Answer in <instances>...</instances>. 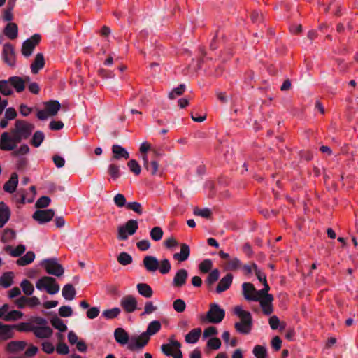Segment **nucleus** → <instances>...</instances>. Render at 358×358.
<instances>
[{
  "label": "nucleus",
  "mask_w": 358,
  "mask_h": 358,
  "mask_svg": "<svg viewBox=\"0 0 358 358\" xmlns=\"http://www.w3.org/2000/svg\"><path fill=\"white\" fill-rule=\"evenodd\" d=\"M38 289H45L49 294H55L59 291V285L56 280L50 276H44L38 280L36 283Z\"/></svg>",
  "instance_id": "5"
},
{
  "label": "nucleus",
  "mask_w": 358,
  "mask_h": 358,
  "mask_svg": "<svg viewBox=\"0 0 358 358\" xmlns=\"http://www.w3.org/2000/svg\"><path fill=\"white\" fill-rule=\"evenodd\" d=\"M255 296L257 299L254 301H259L264 314L270 315L273 312L272 302L273 301V295L266 292L263 289L257 290Z\"/></svg>",
  "instance_id": "4"
},
{
  "label": "nucleus",
  "mask_w": 358,
  "mask_h": 358,
  "mask_svg": "<svg viewBox=\"0 0 358 358\" xmlns=\"http://www.w3.org/2000/svg\"><path fill=\"white\" fill-rule=\"evenodd\" d=\"M137 336H129L128 333L121 327L117 328L114 331V338L116 342L122 345L127 344V348L132 352H138L142 350V348L131 349L130 347L132 338H137Z\"/></svg>",
  "instance_id": "9"
},
{
  "label": "nucleus",
  "mask_w": 358,
  "mask_h": 358,
  "mask_svg": "<svg viewBox=\"0 0 358 358\" xmlns=\"http://www.w3.org/2000/svg\"><path fill=\"white\" fill-rule=\"evenodd\" d=\"M50 322L55 329L61 332H64L67 330V326L56 315L50 320Z\"/></svg>",
  "instance_id": "38"
},
{
  "label": "nucleus",
  "mask_w": 358,
  "mask_h": 358,
  "mask_svg": "<svg viewBox=\"0 0 358 358\" xmlns=\"http://www.w3.org/2000/svg\"><path fill=\"white\" fill-rule=\"evenodd\" d=\"M2 57L5 63L10 66H13L15 63V55L13 46L9 43H5L2 52Z\"/></svg>",
  "instance_id": "13"
},
{
  "label": "nucleus",
  "mask_w": 358,
  "mask_h": 358,
  "mask_svg": "<svg viewBox=\"0 0 358 358\" xmlns=\"http://www.w3.org/2000/svg\"><path fill=\"white\" fill-rule=\"evenodd\" d=\"M41 36L38 34H34L31 38L27 39L22 45V54L25 57H29L33 53V51L36 46L41 41Z\"/></svg>",
  "instance_id": "11"
},
{
  "label": "nucleus",
  "mask_w": 358,
  "mask_h": 358,
  "mask_svg": "<svg viewBox=\"0 0 358 358\" xmlns=\"http://www.w3.org/2000/svg\"><path fill=\"white\" fill-rule=\"evenodd\" d=\"M41 266L49 275L60 277L64 273L63 266L58 263L57 258L44 259L41 262Z\"/></svg>",
  "instance_id": "7"
},
{
  "label": "nucleus",
  "mask_w": 358,
  "mask_h": 358,
  "mask_svg": "<svg viewBox=\"0 0 358 358\" xmlns=\"http://www.w3.org/2000/svg\"><path fill=\"white\" fill-rule=\"evenodd\" d=\"M23 316V313L19 310H11L6 314L3 317L5 321H16Z\"/></svg>",
  "instance_id": "41"
},
{
  "label": "nucleus",
  "mask_w": 358,
  "mask_h": 358,
  "mask_svg": "<svg viewBox=\"0 0 358 358\" xmlns=\"http://www.w3.org/2000/svg\"><path fill=\"white\" fill-rule=\"evenodd\" d=\"M45 66V59L42 53H38L34 62L31 64V70L34 74H36L39 70L43 69Z\"/></svg>",
  "instance_id": "27"
},
{
  "label": "nucleus",
  "mask_w": 358,
  "mask_h": 358,
  "mask_svg": "<svg viewBox=\"0 0 358 358\" xmlns=\"http://www.w3.org/2000/svg\"><path fill=\"white\" fill-rule=\"evenodd\" d=\"M219 278L220 271L217 268L211 271L205 280L208 287L210 289L211 286L218 280Z\"/></svg>",
  "instance_id": "37"
},
{
  "label": "nucleus",
  "mask_w": 358,
  "mask_h": 358,
  "mask_svg": "<svg viewBox=\"0 0 358 358\" xmlns=\"http://www.w3.org/2000/svg\"><path fill=\"white\" fill-rule=\"evenodd\" d=\"M35 259V254L32 251L27 252L23 257H21L17 260V264L19 266H24L31 264Z\"/></svg>",
  "instance_id": "34"
},
{
  "label": "nucleus",
  "mask_w": 358,
  "mask_h": 358,
  "mask_svg": "<svg viewBox=\"0 0 358 358\" xmlns=\"http://www.w3.org/2000/svg\"><path fill=\"white\" fill-rule=\"evenodd\" d=\"M25 250H26L25 245H22V244L18 245L15 249H13L12 246H10V245H7L5 248V250L7 252H9L12 257H20L21 255H22L25 252Z\"/></svg>",
  "instance_id": "36"
},
{
  "label": "nucleus",
  "mask_w": 358,
  "mask_h": 358,
  "mask_svg": "<svg viewBox=\"0 0 358 358\" xmlns=\"http://www.w3.org/2000/svg\"><path fill=\"white\" fill-rule=\"evenodd\" d=\"M62 296L68 301H72L76 294V291L71 284H66L63 287Z\"/></svg>",
  "instance_id": "30"
},
{
  "label": "nucleus",
  "mask_w": 358,
  "mask_h": 358,
  "mask_svg": "<svg viewBox=\"0 0 358 358\" xmlns=\"http://www.w3.org/2000/svg\"><path fill=\"white\" fill-rule=\"evenodd\" d=\"M14 327L11 324H6L0 322V339L3 341L14 337Z\"/></svg>",
  "instance_id": "19"
},
{
  "label": "nucleus",
  "mask_w": 358,
  "mask_h": 358,
  "mask_svg": "<svg viewBox=\"0 0 358 358\" xmlns=\"http://www.w3.org/2000/svg\"><path fill=\"white\" fill-rule=\"evenodd\" d=\"M190 255V248L186 243L180 244V252L173 255V259L179 262L187 260Z\"/></svg>",
  "instance_id": "26"
},
{
  "label": "nucleus",
  "mask_w": 358,
  "mask_h": 358,
  "mask_svg": "<svg viewBox=\"0 0 358 358\" xmlns=\"http://www.w3.org/2000/svg\"><path fill=\"white\" fill-rule=\"evenodd\" d=\"M54 215L55 211L52 209L37 210L34 213L32 217L41 224L52 220Z\"/></svg>",
  "instance_id": "12"
},
{
  "label": "nucleus",
  "mask_w": 358,
  "mask_h": 358,
  "mask_svg": "<svg viewBox=\"0 0 358 358\" xmlns=\"http://www.w3.org/2000/svg\"><path fill=\"white\" fill-rule=\"evenodd\" d=\"M163 230L160 227H153L150 232L151 238L155 241H160L163 237Z\"/></svg>",
  "instance_id": "44"
},
{
  "label": "nucleus",
  "mask_w": 358,
  "mask_h": 358,
  "mask_svg": "<svg viewBox=\"0 0 358 358\" xmlns=\"http://www.w3.org/2000/svg\"><path fill=\"white\" fill-rule=\"evenodd\" d=\"M108 173L113 180L117 179L120 176L119 166L115 164H110L108 167Z\"/></svg>",
  "instance_id": "56"
},
{
  "label": "nucleus",
  "mask_w": 358,
  "mask_h": 358,
  "mask_svg": "<svg viewBox=\"0 0 358 358\" xmlns=\"http://www.w3.org/2000/svg\"><path fill=\"white\" fill-rule=\"evenodd\" d=\"M142 159L143 161V166L148 171H150L152 175H156L159 169V163L157 159H151L150 162L148 160V155H142Z\"/></svg>",
  "instance_id": "22"
},
{
  "label": "nucleus",
  "mask_w": 358,
  "mask_h": 358,
  "mask_svg": "<svg viewBox=\"0 0 358 358\" xmlns=\"http://www.w3.org/2000/svg\"><path fill=\"white\" fill-rule=\"evenodd\" d=\"M14 327V329H16L19 331H32V328L34 326H31L29 323L22 322L19 324H13Z\"/></svg>",
  "instance_id": "60"
},
{
  "label": "nucleus",
  "mask_w": 358,
  "mask_h": 358,
  "mask_svg": "<svg viewBox=\"0 0 358 358\" xmlns=\"http://www.w3.org/2000/svg\"><path fill=\"white\" fill-rule=\"evenodd\" d=\"M217 333L218 331L216 327L213 326L209 327L204 329L203 332V338L205 339L210 336H215L217 334Z\"/></svg>",
  "instance_id": "61"
},
{
  "label": "nucleus",
  "mask_w": 358,
  "mask_h": 358,
  "mask_svg": "<svg viewBox=\"0 0 358 358\" xmlns=\"http://www.w3.org/2000/svg\"><path fill=\"white\" fill-rule=\"evenodd\" d=\"M252 267H253V270L255 273V275L259 282H264L265 281H267L266 275L258 269L256 264L253 263Z\"/></svg>",
  "instance_id": "62"
},
{
  "label": "nucleus",
  "mask_w": 358,
  "mask_h": 358,
  "mask_svg": "<svg viewBox=\"0 0 358 358\" xmlns=\"http://www.w3.org/2000/svg\"><path fill=\"white\" fill-rule=\"evenodd\" d=\"M157 307L154 306L152 301H147L145 304L144 311L141 314V316L144 315H149L155 312Z\"/></svg>",
  "instance_id": "58"
},
{
  "label": "nucleus",
  "mask_w": 358,
  "mask_h": 358,
  "mask_svg": "<svg viewBox=\"0 0 358 358\" xmlns=\"http://www.w3.org/2000/svg\"><path fill=\"white\" fill-rule=\"evenodd\" d=\"M28 90H39L40 86L36 82H31L29 76H11L7 80H0V90H10L12 87L15 90H24L25 87Z\"/></svg>",
  "instance_id": "1"
},
{
  "label": "nucleus",
  "mask_w": 358,
  "mask_h": 358,
  "mask_svg": "<svg viewBox=\"0 0 358 358\" xmlns=\"http://www.w3.org/2000/svg\"><path fill=\"white\" fill-rule=\"evenodd\" d=\"M13 272H6L0 277V285L4 288L10 287L13 279Z\"/></svg>",
  "instance_id": "35"
},
{
  "label": "nucleus",
  "mask_w": 358,
  "mask_h": 358,
  "mask_svg": "<svg viewBox=\"0 0 358 358\" xmlns=\"http://www.w3.org/2000/svg\"><path fill=\"white\" fill-rule=\"evenodd\" d=\"M112 151L113 153V158L120 159L121 157L128 159L129 157V152L122 146L119 145H113L112 147Z\"/></svg>",
  "instance_id": "31"
},
{
  "label": "nucleus",
  "mask_w": 358,
  "mask_h": 358,
  "mask_svg": "<svg viewBox=\"0 0 358 358\" xmlns=\"http://www.w3.org/2000/svg\"><path fill=\"white\" fill-rule=\"evenodd\" d=\"M232 281L233 275L231 273H227L219 281L215 289L216 292L220 294L227 290L232 284Z\"/></svg>",
  "instance_id": "17"
},
{
  "label": "nucleus",
  "mask_w": 358,
  "mask_h": 358,
  "mask_svg": "<svg viewBox=\"0 0 358 358\" xmlns=\"http://www.w3.org/2000/svg\"><path fill=\"white\" fill-rule=\"evenodd\" d=\"M234 313L238 315L241 321L236 322L234 327L236 330L242 334H248L252 326V318L250 312L244 310L239 306L234 308Z\"/></svg>",
  "instance_id": "3"
},
{
  "label": "nucleus",
  "mask_w": 358,
  "mask_h": 358,
  "mask_svg": "<svg viewBox=\"0 0 358 358\" xmlns=\"http://www.w3.org/2000/svg\"><path fill=\"white\" fill-rule=\"evenodd\" d=\"M143 264L147 271L153 273L158 269L159 266V262L157 257L151 255H147L143 258Z\"/></svg>",
  "instance_id": "15"
},
{
  "label": "nucleus",
  "mask_w": 358,
  "mask_h": 358,
  "mask_svg": "<svg viewBox=\"0 0 358 358\" xmlns=\"http://www.w3.org/2000/svg\"><path fill=\"white\" fill-rule=\"evenodd\" d=\"M222 345L221 341L217 337L210 338L206 343L207 348L212 350H217Z\"/></svg>",
  "instance_id": "51"
},
{
  "label": "nucleus",
  "mask_w": 358,
  "mask_h": 358,
  "mask_svg": "<svg viewBox=\"0 0 358 358\" xmlns=\"http://www.w3.org/2000/svg\"><path fill=\"white\" fill-rule=\"evenodd\" d=\"M188 277V272L184 268L179 269L173 280V285L176 287H181L185 283Z\"/></svg>",
  "instance_id": "18"
},
{
  "label": "nucleus",
  "mask_w": 358,
  "mask_h": 358,
  "mask_svg": "<svg viewBox=\"0 0 358 358\" xmlns=\"http://www.w3.org/2000/svg\"><path fill=\"white\" fill-rule=\"evenodd\" d=\"M137 301L132 295H127L120 300V306L127 313H133L137 309Z\"/></svg>",
  "instance_id": "14"
},
{
  "label": "nucleus",
  "mask_w": 358,
  "mask_h": 358,
  "mask_svg": "<svg viewBox=\"0 0 358 358\" xmlns=\"http://www.w3.org/2000/svg\"><path fill=\"white\" fill-rule=\"evenodd\" d=\"M20 287L23 292L28 296L31 295L34 290V286L28 280H22L20 283Z\"/></svg>",
  "instance_id": "47"
},
{
  "label": "nucleus",
  "mask_w": 358,
  "mask_h": 358,
  "mask_svg": "<svg viewBox=\"0 0 358 358\" xmlns=\"http://www.w3.org/2000/svg\"><path fill=\"white\" fill-rule=\"evenodd\" d=\"M27 342L24 341H13L6 345V351L9 353H15L22 351L27 346Z\"/></svg>",
  "instance_id": "20"
},
{
  "label": "nucleus",
  "mask_w": 358,
  "mask_h": 358,
  "mask_svg": "<svg viewBox=\"0 0 358 358\" xmlns=\"http://www.w3.org/2000/svg\"><path fill=\"white\" fill-rule=\"evenodd\" d=\"M150 243L147 239L141 240L136 243L137 248L141 251H146L150 248Z\"/></svg>",
  "instance_id": "63"
},
{
  "label": "nucleus",
  "mask_w": 358,
  "mask_h": 358,
  "mask_svg": "<svg viewBox=\"0 0 358 358\" xmlns=\"http://www.w3.org/2000/svg\"><path fill=\"white\" fill-rule=\"evenodd\" d=\"M127 166L129 168L130 171L133 172L135 175H139L141 173V169L136 160H129L127 163Z\"/></svg>",
  "instance_id": "52"
},
{
  "label": "nucleus",
  "mask_w": 358,
  "mask_h": 358,
  "mask_svg": "<svg viewBox=\"0 0 358 358\" xmlns=\"http://www.w3.org/2000/svg\"><path fill=\"white\" fill-rule=\"evenodd\" d=\"M173 307L176 312L182 313L185 310L186 303L184 300L178 299L173 301Z\"/></svg>",
  "instance_id": "54"
},
{
  "label": "nucleus",
  "mask_w": 358,
  "mask_h": 358,
  "mask_svg": "<svg viewBox=\"0 0 358 358\" xmlns=\"http://www.w3.org/2000/svg\"><path fill=\"white\" fill-rule=\"evenodd\" d=\"M213 267V262L209 259H206L199 265V268L203 273H209Z\"/></svg>",
  "instance_id": "46"
},
{
  "label": "nucleus",
  "mask_w": 358,
  "mask_h": 358,
  "mask_svg": "<svg viewBox=\"0 0 358 358\" xmlns=\"http://www.w3.org/2000/svg\"><path fill=\"white\" fill-rule=\"evenodd\" d=\"M162 325L159 321L153 320L150 322L148 325L145 331L143 332L137 336V338H133L130 347L131 349L136 348H143L145 347L150 339V336L156 334L161 329Z\"/></svg>",
  "instance_id": "2"
},
{
  "label": "nucleus",
  "mask_w": 358,
  "mask_h": 358,
  "mask_svg": "<svg viewBox=\"0 0 358 358\" xmlns=\"http://www.w3.org/2000/svg\"><path fill=\"white\" fill-rule=\"evenodd\" d=\"M132 257L126 252H122L117 256V262L123 266H127L132 263Z\"/></svg>",
  "instance_id": "40"
},
{
  "label": "nucleus",
  "mask_w": 358,
  "mask_h": 358,
  "mask_svg": "<svg viewBox=\"0 0 358 358\" xmlns=\"http://www.w3.org/2000/svg\"><path fill=\"white\" fill-rule=\"evenodd\" d=\"M136 288L138 293L145 298H150L153 294L152 289L146 283H138Z\"/></svg>",
  "instance_id": "33"
},
{
  "label": "nucleus",
  "mask_w": 358,
  "mask_h": 358,
  "mask_svg": "<svg viewBox=\"0 0 358 358\" xmlns=\"http://www.w3.org/2000/svg\"><path fill=\"white\" fill-rule=\"evenodd\" d=\"M241 261L238 258L229 259L227 262V268L229 270H236L241 267Z\"/></svg>",
  "instance_id": "59"
},
{
  "label": "nucleus",
  "mask_w": 358,
  "mask_h": 358,
  "mask_svg": "<svg viewBox=\"0 0 358 358\" xmlns=\"http://www.w3.org/2000/svg\"><path fill=\"white\" fill-rule=\"evenodd\" d=\"M32 331L34 335L38 338H50L52 334V329L48 327H38L34 326L32 328Z\"/></svg>",
  "instance_id": "21"
},
{
  "label": "nucleus",
  "mask_w": 358,
  "mask_h": 358,
  "mask_svg": "<svg viewBox=\"0 0 358 358\" xmlns=\"http://www.w3.org/2000/svg\"><path fill=\"white\" fill-rule=\"evenodd\" d=\"M252 352L256 358H266L267 357L266 348L262 345H255Z\"/></svg>",
  "instance_id": "42"
},
{
  "label": "nucleus",
  "mask_w": 358,
  "mask_h": 358,
  "mask_svg": "<svg viewBox=\"0 0 358 358\" xmlns=\"http://www.w3.org/2000/svg\"><path fill=\"white\" fill-rule=\"evenodd\" d=\"M15 126V128L11 130V133H19L21 136L24 137V139L28 138L34 129L33 124L22 120H17Z\"/></svg>",
  "instance_id": "10"
},
{
  "label": "nucleus",
  "mask_w": 358,
  "mask_h": 358,
  "mask_svg": "<svg viewBox=\"0 0 358 358\" xmlns=\"http://www.w3.org/2000/svg\"><path fill=\"white\" fill-rule=\"evenodd\" d=\"M127 208L129 210H131L138 215H142L143 214V208L140 203L134 201V202H129L127 204Z\"/></svg>",
  "instance_id": "50"
},
{
  "label": "nucleus",
  "mask_w": 358,
  "mask_h": 358,
  "mask_svg": "<svg viewBox=\"0 0 358 358\" xmlns=\"http://www.w3.org/2000/svg\"><path fill=\"white\" fill-rule=\"evenodd\" d=\"M45 135L41 131H36L31 140V143L35 148L39 147L44 141Z\"/></svg>",
  "instance_id": "39"
},
{
  "label": "nucleus",
  "mask_w": 358,
  "mask_h": 358,
  "mask_svg": "<svg viewBox=\"0 0 358 358\" xmlns=\"http://www.w3.org/2000/svg\"><path fill=\"white\" fill-rule=\"evenodd\" d=\"M3 33L11 40L16 38L18 34L17 25L13 22L8 23L4 28Z\"/></svg>",
  "instance_id": "29"
},
{
  "label": "nucleus",
  "mask_w": 358,
  "mask_h": 358,
  "mask_svg": "<svg viewBox=\"0 0 358 358\" xmlns=\"http://www.w3.org/2000/svg\"><path fill=\"white\" fill-rule=\"evenodd\" d=\"M18 185V176L16 173L11 174L10 178L3 185V189L8 193H13Z\"/></svg>",
  "instance_id": "25"
},
{
  "label": "nucleus",
  "mask_w": 358,
  "mask_h": 358,
  "mask_svg": "<svg viewBox=\"0 0 358 358\" xmlns=\"http://www.w3.org/2000/svg\"><path fill=\"white\" fill-rule=\"evenodd\" d=\"M0 148L2 150H13L15 148V145L12 143L11 136L8 132H3L1 134Z\"/></svg>",
  "instance_id": "23"
},
{
  "label": "nucleus",
  "mask_w": 358,
  "mask_h": 358,
  "mask_svg": "<svg viewBox=\"0 0 358 358\" xmlns=\"http://www.w3.org/2000/svg\"><path fill=\"white\" fill-rule=\"evenodd\" d=\"M194 214L197 216H201L205 218H209L212 214L211 210L209 208H203L200 209L199 208H195L194 209Z\"/></svg>",
  "instance_id": "55"
},
{
  "label": "nucleus",
  "mask_w": 358,
  "mask_h": 358,
  "mask_svg": "<svg viewBox=\"0 0 358 358\" xmlns=\"http://www.w3.org/2000/svg\"><path fill=\"white\" fill-rule=\"evenodd\" d=\"M120 313V309L119 308H113L111 309H107L103 311L102 315L104 317L108 320H111L117 317Z\"/></svg>",
  "instance_id": "43"
},
{
  "label": "nucleus",
  "mask_w": 358,
  "mask_h": 358,
  "mask_svg": "<svg viewBox=\"0 0 358 358\" xmlns=\"http://www.w3.org/2000/svg\"><path fill=\"white\" fill-rule=\"evenodd\" d=\"M15 232L11 229H6L3 230L1 241L3 243H8L15 238Z\"/></svg>",
  "instance_id": "45"
},
{
  "label": "nucleus",
  "mask_w": 358,
  "mask_h": 358,
  "mask_svg": "<svg viewBox=\"0 0 358 358\" xmlns=\"http://www.w3.org/2000/svg\"><path fill=\"white\" fill-rule=\"evenodd\" d=\"M59 315L62 317H71L73 315V310L69 306H62L59 308Z\"/></svg>",
  "instance_id": "57"
},
{
  "label": "nucleus",
  "mask_w": 358,
  "mask_h": 358,
  "mask_svg": "<svg viewBox=\"0 0 358 358\" xmlns=\"http://www.w3.org/2000/svg\"><path fill=\"white\" fill-rule=\"evenodd\" d=\"M45 109L50 116H55L57 114L61 108V104L58 101L51 100L44 103Z\"/></svg>",
  "instance_id": "28"
},
{
  "label": "nucleus",
  "mask_w": 358,
  "mask_h": 358,
  "mask_svg": "<svg viewBox=\"0 0 358 358\" xmlns=\"http://www.w3.org/2000/svg\"><path fill=\"white\" fill-rule=\"evenodd\" d=\"M100 313V310L98 307H92L88 309L86 313V315L89 319L96 318Z\"/></svg>",
  "instance_id": "64"
},
{
  "label": "nucleus",
  "mask_w": 358,
  "mask_h": 358,
  "mask_svg": "<svg viewBox=\"0 0 358 358\" xmlns=\"http://www.w3.org/2000/svg\"><path fill=\"white\" fill-rule=\"evenodd\" d=\"M201 334V328H196L191 330L186 336H185V341L187 343H195L198 341Z\"/></svg>",
  "instance_id": "32"
},
{
  "label": "nucleus",
  "mask_w": 358,
  "mask_h": 358,
  "mask_svg": "<svg viewBox=\"0 0 358 358\" xmlns=\"http://www.w3.org/2000/svg\"><path fill=\"white\" fill-rule=\"evenodd\" d=\"M10 210L8 206L3 202H0V229L2 228L9 220Z\"/></svg>",
  "instance_id": "24"
},
{
  "label": "nucleus",
  "mask_w": 358,
  "mask_h": 358,
  "mask_svg": "<svg viewBox=\"0 0 358 358\" xmlns=\"http://www.w3.org/2000/svg\"><path fill=\"white\" fill-rule=\"evenodd\" d=\"M113 201H114V203L118 207V208H122V207H126L127 208V200H126V198L124 196V195H123L122 194H117L114 197H113Z\"/></svg>",
  "instance_id": "49"
},
{
  "label": "nucleus",
  "mask_w": 358,
  "mask_h": 358,
  "mask_svg": "<svg viewBox=\"0 0 358 358\" xmlns=\"http://www.w3.org/2000/svg\"><path fill=\"white\" fill-rule=\"evenodd\" d=\"M50 197L48 196H43L41 197H40L36 202L35 203V206L37 208H46L49 206V204L50 203Z\"/></svg>",
  "instance_id": "53"
},
{
  "label": "nucleus",
  "mask_w": 358,
  "mask_h": 358,
  "mask_svg": "<svg viewBox=\"0 0 358 358\" xmlns=\"http://www.w3.org/2000/svg\"><path fill=\"white\" fill-rule=\"evenodd\" d=\"M138 229V224L136 220H129L124 225L117 229V238L120 241H126L129 235H134Z\"/></svg>",
  "instance_id": "6"
},
{
  "label": "nucleus",
  "mask_w": 358,
  "mask_h": 358,
  "mask_svg": "<svg viewBox=\"0 0 358 358\" xmlns=\"http://www.w3.org/2000/svg\"><path fill=\"white\" fill-rule=\"evenodd\" d=\"M171 266L168 259H164L159 262V266L158 269L162 274H166L169 273Z\"/></svg>",
  "instance_id": "48"
},
{
  "label": "nucleus",
  "mask_w": 358,
  "mask_h": 358,
  "mask_svg": "<svg viewBox=\"0 0 358 358\" xmlns=\"http://www.w3.org/2000/svg\"><path fill=\"white\" fill-rule=\"evenodd\" d=\"M256 289L255 286L250 282H243L242 284V294L247 301H252L257 299L255 296Z\"/></svg>",
  "instance_id": "16"
},
{
  "label": "nucleus",
  "mask_w": 358,
  "mask_h": 358,
  "mask_svg": "<svg viewBox=\"0 0 358 358\" xmlns=\"http://www.w3.org/2000/svg\"><path fill=\"white\" fill-rule=\"evenodd\" d=\"M209 306V310L206 313L204 320L213 324L221 322L224 318L225 310L217 303H210Z\"/></svg>",
  "instance_id": "8"
}]
</instances>
